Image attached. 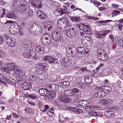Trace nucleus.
Returning a JSON list of instances; mask_svg holds the SVG:
<instances>
[{"instance_id":"f257e3e1","label":"nucleus","mask_w":123,"mask_h":123,"mask_svg":"<svg viewBox=\"0 0 123 123\" xmlns=\"http://www.w3.org/2000/svg\"><path fill=\"white\" fill-rule=\"evenodd\" d=\"M29 31L31 34L36 36L40 35L42 33V30L41 26L35 24H33L29 28Z\"/></svg>"},{"instance_id":"f03ea898","label":"nucleus","mask_w":123,"mask_h":123,"mask_svg":"<svg viewBox=\"0 0 123 123\" xmlns=\"http://www.w3.org/2000/svg\"><path fill=\"white\" fill-rule=\"evenodd\" d=\"M110 30H105L104 31H96L95 32V35L96 37L98 38L103 39L108 34L110 33Z\"/></svg>"},{"instance_id":"7ed1b4c3","label":"nucleus","mask_w":123,"mask_h":123,"mask_svg":"<svg viewBox=\"0 0 123 123\" xmlns=\"http://www.w3.org/2000/svg\"><path fill=\"white\" fill-rule=\"evenodd\" d=\"M19 29L17 24L12 25L9 27V31L11 33L16 34L19 31Z\"/></svg>"},{"instance_id":"20e7f679","label":"nucleus","mask_w":123,"mask_h":123,"mask_svg":"<svg viewBox=\"0 0 123 123\" xmlns=\"http://www.w3.org/2000/svg\"><path fill=\"white\" fill-rule=\"evenodd\" d=\"M85 109L86 111H89L91 110L92 111L94 110H99L101 108L97 106L93 105V103H90L89 104V106H86Z\"/></svg>"},{"instance_id":"39448f33","label":"nucleus","mask_w":123,"mask_h":123,"mask_svg":"<svg viewBox=\"0 0 123 123\" xmlns=\"http://www.w3.org/2000/svg\"><path fill=\"white\" fill-rule=\"evenodd\" d=\"M41 2V0H32L31 2V4L34 7L40 8L42 7Z\"/></svg>"},{"instance_id":"423d86ee","label":"nucleus","mask_w":123,"mask_h":123,"mask_svg":"<svg viewBox=\"0 0 123 123\" xmlns=\"http://www.w3.org/2000/svg\"><path fill=\"white\" fill-rule=\"evenodd\" d=\"M20 8L19 10L21 13L24 15H26L28 18L30 17L33 12L32 10L28 9L26 11H25L23 9L21 8L20 7Z\"/></svg>"},{"instance_id":"0eeeda50","label":"nucleus","mask_w":123,"mask_h":123,"mask_svg":"<svg viewBox=\"0 0 123 123\" xmlns=\"http://www.w3.org/2000/svg\"><path fill=\"white\" fill-rule=\"evenodd\" d=\"M82 43L86 46L87 47H90L92 44V41L91 40L90 38L87 37H85Z\"/></svg>"},{"instance_id":"6e6552de","label":"nucleus","mask_w":123,"mask_h":123,"mask_svg":"<svg viewBox=\"0 0 123 123\" xmlns=\"http://www.w3.org/2000/svg\"><path fill=\"white\" fill-rule=\"evenodd\" d=\"M61 33L57 31L52 34V37L55 41H59L61 39Z\"/></svg>"},{"instance_id":"1a4fd4ad","label":"nucleus","mask_w":123,"mask_h":123,"mask_svg":"<svg viewBox=\"0 0 123 123\" xmlns=\"http://www.w3.org/2000/svg\"><path fill=\"white\" fill-rule=\"evenodd\" d=\"M50 37L49 35L46 33L43 34L42 36L41 39L42 41L46 42L47 43H49L50 40Z\"/></svg>"},{"instance_id":"9d476101","label":"nucleus","mask_w":123,"mask_h":123,"mask_svg":"<svg viewBox=\"0 0 123 123\" xmlns=\"http://www.w3.org/2000/svg\"><path fill=\"white\" fill-rule=\"evenodd\" d=\"M7 65V67L8 69L13 71L15 72L16 70L18 69L17 68V66L15 65L13 62H12L9 63Z\"/></svg>"},{"instance_id":"9b49d317","label":"nucleus","mask_w":123,"mask_h":123,"mask_svg":"<svg viewBox=\"0 0 123 123\" xmlns=\"http://www.w3.org/2000/svg\"><path fill=\"white\" fill-rule=\"evenodd\" d=\"M48 91V90L45 88H41L39 90L38 93L40 95L46 97H47V93Z\"/></svg>"},{"instance_id":"f8f14e48","label":"nucleus","mask_w":123,"mask_h":123,"mask_svg":"<svg viewBox=\"0 0 123 123\" xmlns=\"http://www.w3.org/2000/svg\"><path fill=\"white\" fill-rule=\"evenodd\" d=\"M44 47L43 46L38 45L35 48V50L37 52L40 54H43L45 52L44 51Z\"/></svg>"},{"instance_id":"ddd939ff","label":"nucleus","mask_w":123,"mask_h":123,"mask_svg":"<svg viewBox=\"0 0 123 123\" xmlns=\"http://www.w3.org/2000/svg\"><path fill=\"white\" fill-rule=\"evenodd\" d=\"M21 87L24 90H28L31 87V85L29 83H26L25 81L22 85Z\"/></svg>"},{"instance_id":"4468645a","label":"nucleus","mask_w":123,"mask_h":123,"mask_svg":"<svg viewBox=\"0 0 123 123\" xmlns=\"http://www.w3.org/2000/svg\"><path fill=\"white\" fill-rule=\"evenodd\" d=\"M37 16L41 20L45 19V16L44 12L41 10H38L37 12Z\"/></svg>"},{"instance_id":"2eb2a0df","label":"nucleus","mask_w":123,"mask_h":123,"mask_svg":"<svg viewBox=\"0 0 123 123\" xmlns=\"http://www.w3.org/2000/svg\"><path fill=\"white\" fill-rule=\"evenodd\" d=\"M75 33V31L72 29L67 30L66 32L67 36L70 38L74 37Z\"/></svg>"},{"instance_id":"dca6fc26","label":"nucleus","mask_w":123,"mask_h":123,"mask_svg":"<svg viewBox=\"0 0 123 123\" xmlns=\"http://www.w3.org/2000/svg\"><path fill=\"white\" fill-rule=\"evenodd\" d=\"M68 48L69 49V51H70V53L72 54H74L77 51L76 48L74 45H71L69 46L68 48H67L66 49L67 51L68 50Z\"/></svg>"},{"instance_id":"f3484780","label":"nucleus","mask_w":123,"mask_h":123,"mask_svg":"<svg viewBox=\"0 0 123 123\" xmlns=\"http://www.w3.org/2000/svg\"><path fill=\"white\" fill-rule=\"evenodd\" d=\"M78 103V105L79 106H82L83 107H85L86 106V105H88L89 104L88 102L86 100H82L79 101L78 102L77 101Z\"/></svg>"},{"instance_id":"a211bd4d","label":"nucleus","mask_w":123,"mask_h":123,"mask_svg":"<svg viewBox=\"0 0 123 123\" xmlns=\"http://www.w3.org/2000/svg\"><path fill=\"white\" fill-rule=\"evenodd\" d=\"M15 73H16L17 76L19 77H21L25 75V73L24 71L22 70H19L17 69Z\"/></svg>"},{"instance_id":"6ab92c4d","label":"nucleus","mask_w":123,"mask_h":123,"mask_svg":"<svg viewBox=\"0 0 123 123\" xmlns=\"http://www.w3.org/2000/svg\"><path fill=\"white\" fill-rule=\"evenodd\" d=\"M49 88L52 91H57L58 89L59 86L55 84H52L49 86Z\"/></svg>"},{"instance_id":"aec40b11","label":"nucleus","mask_w":123,"mask_h":123,"mask_svg":"<svg viewBox=\"0 0 123 123\" xmlns=\"http://www.w3.org/2000/svg\"><path fill=\"white\" fill-rule=\"evenodd\" d=\"M105 114L107 117H111L115 115V112L112 111H106Z\"/></svg>"},{"instance_id":"412c9836","label":"nucleus","mask_w":123,"mask_h":123,"mask_svg":"<svg viewBox=\"0 0 123 123\" xmlns=\"http://www.w3.org/2000/svg\"><path fill=\"white\" fill-rule=\"evenodd\" d=\"M70 84L69 82L68 81H65L58 83V85L60 86H69Z\"/></svg>"},{"instance_id":"4be33fe9","label":"nucleus","mask_w":123,"mask_h":123,"mask_svg":"<svg viewBox=\"0 0 123 123\" xmlns=\"http://www.w3.org/2000/svg\"><path fill=\"white\" fill-rule=\"evenodd\" d=\"M56 96V94L54 92L53 93H49V94L47 95V97L49 100H50L51 99H53Z\"/></svg>"},{"instance_id":"5701e85b","label":"nucleus","mask_w":123,"mask_h":123,"mask_svg":"<svg viewBox=\"0 0 123 123\" xmlns=\"http://www.w3.org/2000/svg\"><path fill=\"white\" fill-rule=\"evenodd\" d=\"M102 88L103 89L104 92H105L108 93H110L112 90L111 88L108 86H104V87H103Z\"/></svg>"},{"instance_id":"b1692460","label":"nucleus","mask_w":123,"mask_h":123,"mask_svg":"<svg viewBox=\"0 0 123 123\" xmlns=\"http://www.w3.org/2000/svg\"><path fill=\"white\" fill-rule=\"evenodd\" d=\"M22 6L24 7V10L25 11L30 9L29 8V4L26 1H24V2L22 3Z\"/></svg>"},{"instance_id":"393cba45","label":"nucleus","mask_w":123,"mask_h":123,"mask_svg":"<svg viewBox=\"0 0 123 123\" xmlns=\"http://www.w3.org/2000/svg\"><path fill=\"white\" fill-rule=\"evenodd\" d=\"M77 84L78 87L81 89L84 90L85 88L86 85L85 83L78 82Z\"/></svg>"},{"instance_id":"a878e982","label":"nucleus","mask_w":123,"mask_h":123,"mask_svg":"<svg viewBox=\"0 0 123 123\" xmlns=\"http://www.w3.org/2000/svg\"><path fill=\"white\" fill-rule=\"evenodd\" d=\"M92 77L90 76H86L85 77L84 79L85 82L88 84H90L92 82Z\"/></svg>"},{"instance_id":"bb28decb","label":"nucleus","mask_w":123,"mask_h":123,"mask_svg":"<svg viewBox=\"0 0 123 123\" xmlns=\"http://www.w3.org/2000/svg\"><path fill=\"white\" fill-rule=\"evenodd\" d=\"M105 106H110L113 104V100L110 99H108L107 100H105Z\"/></svg>"},{"instance_id":"cd10ccee","label":"nucleus","mask_w":123,"mask_h":123,"mask_svg":"<svg viewBox=\"0 0 123 123\" xmlns=\"http://www.w3.org/2000/svg\"><path fill=\"white\" fill-rule=\"evenodd\" d=\"M6 17L9 18H15L16 17L15 15L14 12L8 13L6 15Z\"/></svg>"},{"instance_id":"c85d7f7f","label":"nucleus","mask_w":123,"mask_h":123,"mask_svg":"<svg viewBox=\"0 0 123 123\" xmlns=\"http://www.w3.org/2000/svg\"><path fill=\"white\" fill-rule=\"evenodd\" d=\"M86 25H84L83 24H80L79 25V29L81 30L82 31H86L87 30H86L85 29V27L87 28V29H89L88 28L86 27Z\"/></svg>"},{"instance_id":"c756f323","label":"nucleus","mask_w":123,"mask_h":123,"mask_svg":"<svg viewBox=\"0 0 123 123\" xmlns=\"http://www.w3.org/2000/svg\"><path fill=\"white\" fill-rule=\"evenodd\" d=\"M38 77L39 79L41 80H43L46 78V76H45V74L43 73H41L39 74L38 75Z\"/></svg>"},{"instance_id":"7c9ffc66","label":"nucleus","mask_w":123,"mask_h":123,"mask_svg":"<svg viewBox=\"0 0 123 123\" xmlns=\"http://www.w3.org/2000/svg\"><path fill=\"white\" fill-rule=\"evenodd\" d=\"M57 61V59H55L54 57L51 56L50 61L49 62L50 63H55L58 64V62Z\"/></svg>"},{"instance_id":"2f4dec72","label":"nucleus","mask_w":123,"mask_h":123,"mask_svg":"<svg viewBox=\"0 0 123 123\" xmlns=\"http://www.w3.org/2000/svg\"><path fill=\"white\" fill-rule=\"evenodd\" d=\"M70 19L72 22H78L79 21V18L70 16L69 17Z\"/></svg>"},{"instance_id":"473e14b6","label":"nucleus","mask_w":123,"mask_h":123,"mask_svg":"<svg viewBox=\"0 0 123 123\" xmlns=\"http://www.w3.org/2000/svg\"><path fill=\"white\" fill-rule=\"evenodd\" d=\"M29 50H27V52H25L23 54L24 56L26 58H28L31 56V54L30 53Z\"/></svg>"},{"instance_id":"72a5a7b5","label":"nucleus","mask_w":123,"mask_h":123,"mask_svg":"<svg viewBox=\"0 0 123 123\" xmlns=\"http://www.w3.org/2000/svg\"><path fill=\"white\" fill-rule=\"evenodd\" d=\"M103 55L100 60L102 61H106L108 58V55L106 53H103Z\"/></svg>"},{"instance_id":"f704fd0d","label":"nucleus","mask_w":123,"mask_h":123,"mask_svg":"<svg viewBox=\"0 0 123 123\" xmlns=\"http://www.w3.org/2000/svg\"><path fill=\"white\" fill-rule=\"evenodd\" d=\"M64 94L68 96H71L73 94L71 91L69 90H66L64 92Z\"/></svg>"},{"instance_id":"c9c22d12","label":"nucleus","mask_w":123,"mask_h":123,"mask_svg":"<svg viewBox=\"0 0 123 123\" xmlns=\"http://www.w3.org/2000/svg\"><path fill=\"white\" fill-rule=\"evenodd\" d=\"M84 48L83 47H79L78 49V52L79 53L82 54H84Z\"/></svg>"},{"instance_id":"e433bc0d","label":"nucleus","mask_w":123,"mask_h":123,"mask_svg":"<svg viewBox=\"0 0 123 123\" xmlns=\"http://www.w3.org/2000/svg\"><path fill=\"white\" fill-rule=\"evenodd\" d=\"M12 4L14 8L16 9L19 8V6L20 5L19 3L13 1Z\"/></svg>"},{"instance_id":"4c0bfd02","label":"nucleus","mask_w":123,"mask_h":123,"mask_svg":"<svg viewBox=\"0 0 123 123\" xmlns=\"http://www.w3.org/2000/svg\"><path fill=\"white\" fill-rule=\"evenodd\" d=\"M98 97H104L105 95V93L104 91H100L98 92Z\"/></svg>"},{"instance_id":"58836bf2","label":"nucleus","mask_w":123,"mask_h":123,"mask_svg":"<svg viewBox=\"0 0 123 123\" xmlns=\"http://www.w3.org/2000/svg\"><path fill=\"white\" fill-rule=\"evenodd\" d=\"M25 110L27 113L31 114L33 113L32 109L29 107L26 108Z\"/></svg>"},{"instance_id":"ea45409f","label":"nucleus","mask_w":123,"mask_h":123,"mask_svg":"<svg viewBox=\"0 0 123 123\" xmlns=\"http://www.w3.org/2000/svg\"><path fill=\"white\" fill-rule=\"evenodd\" d=\"M51 56L47 55L44 57L43 59L45 61H48L49 62Z\"/></svg>"},{"instance_id":"a19ab883","label":"nucleus","mask_w":123,"mask_h":123,"mask_svg":"<svg viewBox=\"0 0 123 123\" xmlns=\"http://www.w3.org/2000/svg\"><path fill=\"white\" fill-rule=\"evenodd\" d=\"M103 53L101 52L98 53L97 54V58L98 59L100 60L103 55Z\"/></svg>"},{"instance_id":"79ce46f5","label":"nucleus","mask_w":123,"mask_h":123,"mask_svg":"<svg viewBox=\"0 0 123 123\" xmlns=\"http://www.w3.org/2000/svg\"><path fill=\"white\" fill-rule=\"evenodd\" d=\"M5 41L7 44L9 43H10L12 41H13L12 38L9 37H6V38H5Z\"/></svg>"},{"instance_id":"37998d69","label":"nucleus","mask_w":123,"mask_h":123,"mask_svg":"<svg viewBox=\"0 0 123 123\" xmlns=\"http://www.w3.org/2000/svg\"><path fill=\"white\" fill-rule=\"evenodd\" d=\"M1 70L7 73H9L8 71L6 69V68L4 67H1Z\"/></svg>"},{"instance_id":"c03bdc74","label":"nucleus","mask_w":123,"mask_h":123,"mask_svg":"<svg viewBox=\"0 0 123 123\" xmlns=\"http://www.w3.org/2000/svg\"><path fill=\"white\" fill-rule=\"evenodd\" d=\"M28 97L33 99L35 98L37 99L38 98L37 96L34 95H29Z\"/></svg>"},{"instance_id":"a18cd8bd","label":"nucleus","mask_w":123,"mask_h":123,"mask_svg":"<svg viewBox=\"0 0 123 123\" xmlns=\"http://www.w3.org/2000/svg\"><path fill=\"white\" fill-rule=\"evenodd\" d=\"M120 12L118 11L114 10L112 12V14L115 16H116L118 14H119L120 13Z\"/></svg>"},{"instance_id":"49530a36","label":"nucleus","mask_w":123,"mask_h":123,"mask_svg":"<svg viewBox=\"0 0 123 123\" xmlns=\"http://www.w3.org/2000/svg\"><path fill=\"white\" fill-rule=\"evenodd\" d=\"M105 100H104L103 99H101L99 100V103L100 104H101L105 105Z\"/></svg>"},{"instance_id":"de8ad7c7","label":"nucleus","mask_w":123,"mask_h":123,"mask_svg":"<svg viewBox=\"0 0 123 123\" xmlns=\"http://www.w3.org/2000/svg\"><path fill=\"white\" fill-rule=\"evenodd\" d=\"M5 56V53L1 50L0 51V58H4Z\"/></svg>"},{"instance_id":"09e8293b","label":"nucleus","mask_w":123,"mask_h":123,"mask_svg":"<svg viewBox=\"0 0 123 123\" xmlns=\"http://www.w3.org/2000/svg\"><path fill=\"white\" fill-rule=\"evenodd\" d=\"M90 115L92 116H95L97 115V113L96 111H92L89 113Z\"/></svg>"},{"instance_id":"8fccbe9b","label":"nucleus","mask_w":123,"mask_h":123,"mask_svg":"<svg viewBox=\"0 0 123 123\" xmlns=\"http://www.w3.org/2000/svg\"><path fill=\"white\" fill-rule=\"evenodd\" d=\"M71 91L72 92H74L75 93H77L79 92L80 91L79 90H78L77 88H74L72 89Z\"/></svg>"},{"instance_id":"3c124183","label":"nucleus","mask_w":123,"mask_h":123,"mask_svg":"<svg viewBox=\"0 0 123 123\" xmlns=\"http://www.w3.org/2000/svg\"><path fill=\"white\" fill-rule=\"evenodd\" d=\"M48 115L49 117H52L54 115V113L52 111H48L47 112Z\"/></svg>"},{"instance_id":"603ef678","label":"nucleus","mask_w":123,"mask_h":123,"mask_svg":"<svg viewBox=\"0 0 123 123\" xmlns=\"http://www.w3.org/2000/svg\"><path fill=\"white\" fill-rule=\"evenodd\" d=\"M86 27H88V28H89V29H87V28H86V27H85V29H86V30H87L86 31H83L84 32H85V33H88V32H90L91 31L90 28L88 25H86Z\"/></svg>"},{"instance_id":"864d4df0","label":"nucleus","mask_w":123,"mask_h":123,"mask_svg":"<svg viewBox=\"0 0 123 123\" xmlns=\"http://www.w3.org/2000/svg\"><path fill=\"white\" fill-rule=\"evenodd\" d=\"M7 44L10 47H12L14 46V43L13 41L7 43Z\"/></svg>"},{"instance_id":"5fc2aeb1","label":"nucleus","mask_w":123,"mask_h":123,"mask_svg":"<svg viewBox=\"0 0 123 123\" xmlns=\"http://www.w3.org/2000/svg\"><path fill=\"white\" fill-rule=\"evenodd\" d=\"M62 20V18H60L57 21V24L58 25H62L63 24Z\"/></svg>"},{"instance_id":"6e6d98bb","label":"nucleus","mask_w":123,"mask_h":123,"mask_svg":"<svg viewBox=\"0 0 123 123\" xmlns=\"http://www.w3.org/2000/svg\"><path fill=\"white\" fill-rule=\"evenodd\" d=\"M67 9H61V11L63 14H68V13L67 11Z\"/></svg>"},{"instance_id":"4d7b16f0","label":"nucleus","mask_w":123,"mask_h":123,"mask_svg":"<svg viewBox=\"0 0 123 123\" xmlns=\"http://www.w3.org/2000/svg\"><path fill=\"white\" fill-rule=\"evenodd\" d=\"M62 20L63 24H64V23L66 24L67 23V22L68 21V20L65 17L62 18Z\"/></svg>"},{"instance_id":"13d9d810","label":"nucleus","mask_w":123,"mask_h":123,"mask_svg":"<svg viewBox=\"0 0 123 123\" xmlns=\"http://www.w3.org/2000/svg\"><path fill=\"white\" fill-rule=\"evenodd\" d=\"M84 54H86L89 51V49L87 48H84Z\"/></svg>"},{"instance_id":"bf43d9fd","label":"nucleus","mask_w":123,"mask_h":123,"mask_svg":"<svg viewBox=\"0 0 123 123\" xmlns=\"http://www.w3.org/2000/svg\"><path fill=\"white\" fill-rule=\"evenodd\" d=\"M4 42V39L2 36L0 34V45L2 43Z\"/></svg>"},{"instance_id":"052dcab7","label":"nucleus","mask_w":123,"mask_h":123,"mask_svg":"<svg viewBox=\"0 0 123 123\" xmlns=\"http://www.w3.org/2000/svg\"><path fill=\"white\" fill-rule=\"evenodd\" d=\"M44 109L43 110H41V111L43 112L45 111H47V109L49 108V107L48 105H46L44 106Z\"/></svg>"},{"instance_id":"680f3d73","label":"nucleus","mask_w":123,"mask_h":123,"mask_svg":"<svg viewBox=\"0 0 123 123\" xmlns=\"http://www.w3.org/2000/svg\"><path fill=\"white\" fill-rule=\"evenodd\" d=\"M71 101V99L68 97H66L65 103H69Z\"/></svg>"},{"instance_id":"e2e57ef3","label":"nucleus","mask_w":123,"mask_h":123,"mask_svg":"<svg viewBox=\"0 0 123 123\" xmlns=\"http://www.w3.org/2000/svg\"><path fill=\"white\" fill-rule=\"evenodd\" d=\"M64 99H65V97H62V96L60 98V101L62 102L63 103H65V101H64Z\"/></svg>"},{"instance_id":"0e129e2a","label":"nucleus","mask_w":123,"mask_h":123,"mask_svg":"<svg viewBox=\"0 0 123 123\" xmlns=\"http://www.w3.org/2000/svg\"><path fill=\"white\" fill-rule=\"evenodd\" d=\"M109 37L113 42L114 41V36L112 34L110 35L109 36Z\"/></svg>"},{"instance_id":"69168bd1","label":"nucleus","mask_w":123,"mask_h":123,"mask_svg":"<svg viewBox=\"0 0 123 123\" xmlns=\"http://www.w3.org/2000/svg\"><path fill=\"white\" fill-rule=\"evenodd\" d=\"M69 110H72L74 112H75L77 110V108H76L69 107Z\"/></svg>"},{"instance_id":"338daca9","label":"nucleus","mask_w":123,"mask_h":123,"mask_svg":"<svg viewBox=\"0 0 123 123\" xmlns=\"http://www.w3.org/2000/svg\"><path fill=\"white\" fill-rule=\"evenodd\" d=\"M117 26L119 30L121 31L122 29V27L123 26V25L120 23H119L117 25Z\"/></svg>"},{"instance_id":"774afa93","label":"nucleus","mask_w":123,"mask_h":123,"mask_svg":"<svg viewBox=\"0 0 123 123\" xmlns=\"http://www.w3.org/2000/svg\"><path fill=\"white\" fill-rule=\"evenodd\" d=\"M119 43L121 47H123V39L120 40Z\"/></svg>"}]
</instances>
